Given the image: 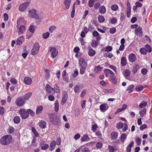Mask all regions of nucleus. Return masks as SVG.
Wrapping results in <instances>:
<instances>
[{"label": "nucleus", "mask_w": 152, "mask_h": 152, "mask_svg": "<svg viewBox=\"0 0 152 152\" xmlns=\"http://www.w3.org/2000/svg\"><path fill=\"white\" fill-rule=\"evenodd\" d=\"M145 48L146 52H151L152 51L151 48V46L148 45H145Z\"/></svg>", "instance_id": "obj_39"}, {"label": "nucleus", "mask_w": 152, "mask_h": 152, "mask_svg": "<svg viewBox=\"0 0 152 152\" xmlns=\"http://www.w3.org/2000/svg\"><path fill=\"white\" fill-rule=\"evenodd\" d=\"M135 141L137 145H139L141 142V139L139 137H137L135 139Z\"/></svg>", "instance_id": "obj_63"}, {"label": "nucleus", "mask_w": 152, "mask_h": 152, "mask_svg": "<svg viewBox=\"0 0 152 152\" xmlns=\"http://www.w3.org/2000/svg\"><path fill=\"white\" fill-rule=\"evenodd\" d=\"M19 113L20 114L21 117L23 119L27 118L29 116L27 110H26L24 109H21L19 110Z\"/></svg>", "instance_id": "obj_3"}, {"label": "nucleus", "mask_w": 152, "mask_h": 152, "mask_svg": "<svg viewBox=\"0 0 152 152\" xmlns=\"http://www.w3.org/2000/svg\"><path fill=\"white\" fill-rule=\"evenodd\" d=\"M134 145V142L133 141H132L130 144L128 145L126 148V150L127 152H130L131 151V147H132Z\"/></svg>", "instance_id": "obj_23"}, {"label": "nucleus", "mask_w": 152, "mask_h": 152, "mask_svg": "<svg viewBox=\"0 0 152 152\" xmlns=\"http://www.w3.org/2000/svg\"><path fill=\"white\" fill-rule=\"evenodd\" d=\"M112 49V48L111 46H108L105 47V51L107 52H110Z\"/></svg>", "instance_id": "obj_60"}, {"label": "nucleus", "mask_w": 152, "mask_h": 152, "mask_svg": "<svg viewBox=\"0 0 152 152\" xmlns=\"http://www.w3.org/2000/svg\"><path fill=\"white\" fill-rule=\"evenodd\" d=\"M25 103L24 99L21 98H19L17 99L15 102L16 104L19 107H21L23 106Z\"/></svg>", "instance_id": "obj_8"}, {"label": "nucleus", "mask_w": 152, "mask_h": 152, "mask_svg": "<svg viewBox=\"0 0 152 152\" xmlns=\"http://www.w3.org/2000/svg\"><path fill=\"white\" fill-rule=\"evenodd\" d=\"M86 67H80V73L81 74H83L84 73Z\"/></svg>", "instance_id": "obj_52"}, {"label": "nucleus", "mask_w": 152, "mask_h": 152, "mask_svg": "<svg viewBox=\"0 0 152 152\" xmlns=\"http://www.w3.org/2000/svg\"><path fill=\"white\" fill-rule=\"evenodd\" d=\"M71 0H65L64 4L66 9H68L70 7Z\"/></svg>", "instance_id": "obj_19"}, {"label": "nucleus", "mask_w": 152, "mask_h": 152, "mask_svg": "<svg viewBox=\"0 0 152 152\" xmlns=\"http://www.w3.org/2000/svg\"><path fill=\"white\" fill-rule=\"evenodd\" d=\"M54 91L56 93H59L60 91L59 87L56 85H55L54 86Z\"/></svg>", "instance_id": "obj_38"}, {"label": "nucleus", "mask_w": 152, "mask_h": 152, "mask_svg": "<svg viewBox=\"0 0 152 152\" xmlns=\"http://www.w3.org/2000/svg\"><path fill=\"white\" fill-rule=\"evenodd\" d=\"M126 137V135L125 133L122 134L121 136L120 140L121 142H123L124 141Z\"/></svg>", "instance_id": "obj_37"}, {"label": "nucleus", "mask_w": 152, "mask_h": 152, "mask_svg": "<svg viewBox=\"0 0 152 152\" xmlns=\"http://www.w3.org/2000/svg\"><path fill=\"white\" fill-rule=\"evenodd\" d=\"M106 9L104 6H101L99 8V12L101 14H104L105 12Z\"/></svg>", "instance_id": "obj_28"}, {"label": "nucleus", "mask_w": 152, "mask_h": 152, "mask_svg": "<svg viewBox=\"0 0 152 152\" xmlns=\"http://www.w3.org/2000/svg\"><path fill=\"white\" fill-rule=\"evenodd\" d=\"M45 71L46 72V74L45 75V78L47 79H48L50 77V71L48 69H45Z\"/></svg>", "instance_id": "obj_36"}, {"label": "nucleus", "mask_w": 152, "mask_h": 152, "mask_svg": "<svg viewBox=\"0 0 152 152\" xmlns=\"http://www.w3.org/2000/svg\"><path fill=\"white\" fill-rule=\"evenodd\" d=\"M32 95V93H28L25 94L23 96V98L26 99L28 100Z\"/></svg>", "instance_id": "obj_35"}, {"label": "nucleus", "mask_w": 152, "mask_h": 152, "mask_svg": "<svg viewBox=\"0 0 152 152\" xmlns=\"http://www.w3.org/2000/svg\"><path fill=\"white\" fill-rule=\"evenodd\" d=\"M24 40L23 36H20L17 39L16 41L17 45H20L22 44L23 42L24 41Z\"/></svg>", "instance_id": "obj_18"}, {"label": "nucleus", "mask_w": 152, "mask_h": 152, "mask_svg": "<svg viewBox=\"0 0 152 152\" xmlns=\"http://www.w3.org/2000/svg\"><path fill=\"white\" fill-rule=\"evenodd\" d=\"M118 5L116 4H114L111 6V9L114 11H116L118 9Z\"/></svg>", "instance_id": "obj_51"}, {"label": "nucleus", "mask_w": 152, "mask_h": 152, "mask_svg": "<svg viewBox=\"0 0 152 152\" xmlns=\"http://www.w3.org/2000/svg\"><path fill=\"white\" fill-rule=\"evenodd\" d=\"M39 125L41 128L45 129L46 126V121H41L39 122Z\"/></svg>", "instance_id": "obj_17"}, {"label": "nucleus", "mask_w": 152, "mask_h": 152, "mask_svg": "<svg viewBox=\"0 0 152 152\" xmlns=\"http://www.w3.org/2000/svg\"><path fill=\"white\" fill-rule=\"evenodd\" d=\"M147 105V102L146 101L142 102L139 105V108L141 109L145 107Z\"/></svg>", "instance_id": "obj_31"}, {"label": "nucleus", "mask_w": 152, "mask_h": 152, "mask_svg": "<svg viewBox=\"0 0 152 152\" xmlns=\"http://www.w3.org/2000/svg\"><path fill=\"white\" fill-rule=\"evenodd\" d=\"M109 108V106L106 103L101 104L99 106V109L101 112H104Z\"/></svg>", "instance_id": "obj_9"}, {"label": "nucleus", "mask_w": 152, "mask_h": 152, "mask_svg": "<svg viewBox=\"0 0 152 152\" xmlns=\"http://www.w3.org/2000/svg\"><path fill=\"white\" fill-rule=\"evenodd\" d=\"M26 27L23 26H21L19 28V32L21 33H23L25 32L26 30Z\"/></svg>", "instance_id": "obj_43"}, {"label": "nucleus", "mask_w": 152, "mask_h": 152, "mask_svg": "<svg viewBox=\"0 0 152 152\" xmlns=\"http://www.w3.org/2000/svg\"><path fill=\"white\" fill-rule=\"evenodd\" d=\"M28 16L30 18H34L36 19H42L44 17L43 14H39V17L37 13L36 10L34 9L30 10L28 11Z\"/></svg>", "instance_id": "obj_1"}, {"label": "nucleus", "mask_w": 152, "mask_h": 152, "mask_svg": "<svg viewBox=\"0 0 152 152\" xmlns=\"http://www.w3.org/2000/svg\"><path fill=\"white\" fill-rule=\"evenodd\" d=\"M104 72L106 74V76H107V75L109 74H111V75H114V73L112 71L108 69H105L104 70Z\"/></svg>", "instance_id": "obj_33"}, {"label": "nucleus", "mask_w": 152, "mask_h": 152, "mask_svg": "<svg viewBox=\"0 0 152 152\" xmlns=\"http://www.w3.org/2000/svg\"><path fill=\"white\" fill-rule=\"evenodd\" d=\"M102 69V67L99 66H96L94 69V70L96 73H98L101 71Z\"/></svg>", "instance_id": "obj_22"}, {"label": "nucleus", "mask_w": 152, "mask_h": 152, "mask_svg": "<svg viewBox=\"0 0 152 152\" xmlns=\"http://www.w3.org/2000/svg\"><path fill=\"white\" fill-rule=\"evenodd\" d=\"M89 49L88 54V55L91 56H94L96 53L95 51L91 47H90L88 48Z\"/></svg>", "instance_id": "obj_16"}, {"label": "nucleus", "mask_w": 152, "mask_h": 152, "mask_svg": "<svg viewBox=\"0 0 152 152\" xmlns=\"http://www.w3.org/2000/svg\"><path fill=\"white\" fill-rule=\"evenodd\" d=\"M98 128V126L97 124H95L92 126L91 130L94 132H96V129Z\"/></svg>", "instance_id": "obj_54"}, {"label": "nucleus", "mask_w": 152, "mask_h": 152, "mask_svg": "<svg viewBox=\"0 0 152 152\" xmlns=\"http://www.w3.org/2000/svg\"><path fill=\"white\" fill-rule=\"evenodd\" d=\"M110 78L113 83L114 84H116L117 82L115 77L114 76V75H111L110 76Z\"/></svg>", "instance_id": "obj_55"}, {"label": "nucleus", "mask_w": 152, "mask_h": 152, "mask_svg": "<svg viewBox=\"0 0 152 152\" xmlns=\"http://www.w3.org/2000/svg\"><path fill=\"white\" fill-rule=\"evenodd\" d=\"M110 22L111 23L114 24L117 21V19L115 18H110Z\"/></svg>", "instance_id": "obj_61"}, {"label": "nucleus", "mask_w": 152, "mask_h": 152, "mask_svg": "<svg viewBox=\"0 0 152 152\" xmlns=\"http://www.w3.org/2000/svg\"><path fill=\"white\" fill-rule=\"evenodd\" d=\"M50 35V33L48 32L44 33L42 34L43 38L44 39H47L49 37Z\"/></svg>", "instance_id": "obj_47"}, {"label": "nucleus", "mask_w": 152, "mask_h": 152, "mask_svg": "<svg viewBox=\"0 0 152 152\" xmlns=\"http://www.w3.org/2000/svg\"><path fill=\"white\" fill-rule=\"evenodd\" d=\"M98 43L97 41L96 40H93L92 41L91 44V46L93 47H96L98 45Z\"/></svg>", "instance_id": "obj_57"}, {"label": "nucleus", "mask_w": 152, "mask_h": 152, "mask_svg": "<svg viewBox=\"0 0 152 152\" xmlns=\"http://www.w3.org/2000/svg\"><path fill=\"white\" fill-rule=\"evenodd\" d=\"M104 56L105 57H107L109 58H111L113 57V55L111 53L107 52L105 53L104 54Z\"/></svg>", "instance_id": "obj_40"}, {"label": "nucleus", "mask_w": 152, "mask_h": 152, "mask_svg": "<svg viewBox=\"0 0 152 152\" xmlns=\"http://www.w3.org/2000/svg\"><path fill=\"white\" fill-rule=\"evenodd\" d=\"M118 133L116 132H113L111 133V137L112 139H115L117 138Z\"/></svg>", "instance_id": "obj_24"}, {"label": "nucleus", "mask_w": 152, "mask_h": 152, "mask_svg": "<svg viewBox=\"0 0 152 152\" xmlns=\"http://www.w3.org/2000/svg\"><path fill=\"white\" fill-rule=\"evenodd\" d=\"M43 109L42 106L40 105L38 106L36 108V113L37 115H38L42 113Z\"/></svg>", "instance_id": "obj_14"}, {"label": "nucleus", "mask_w": 152, "mask_h": 152, "mask_svg": "<svg viewBox=\"0 0 152 152\" xmlns=\"http://www.w3.org/2000/svg\"><path fill=\"white\" fill-rule=\"evenodd\" d=\"M56 29V27L54 26H50L49 29V31L50 33L53 32Z\"/></svg>", "instance_id": "obj_48"}, {"label": "nucleus", "mask_w": 152, "mask_h": 152, "mask_svg": "<svg viewBox=\"0 0 152 152\" xmlns=\"http://www.w3.org/2000/svg\"><path fill=\"white\" fill-rule=\"evenodd\" d=\"M146 110L144 109L143 110H141L140 112V114L141 117H143L146 114Z\"/></svg>", "instance_id": "obj_44"}, {"label": "nucleus", "mask_w": 152, "mask_h": 152, "mask_svg": "<svg viewBox=\"0 0 152 152\" xmlns=\"http://www.w3.org/2000/svg\"><path fill=\"white\" fill-rule=\"evenodd\" d=\"M136 59L135 55L133 53L130 54L128 56V59L131 62H134Z\"/></svg>", "instance_id": "obj_13"}, {"label": "nucleus", "mask_w": 152, "mask_h": 152, "mask_svg": "<svg viewBox=\"0 0 152 152\" xmlns=\"http://www.w3.org/2000/svg\"><path fill=\"white\" fill-rule=\"evenodd\" d=\"M54 104L55 111L56 112H57L59 110V103L58 100L55 101Z\"/></svg>", "instance_id": "obj_32"}, {"label": "nucleus", "mask_w": 152, "mask_h": 152, "mask_svg": "<svg viewBox=\"0 0 152 152\" xmlns=\"http://www.w3.org/2000/svg\"><path fill=\"white\" fill-rule=\"evenodd\" d=\"M94 0H89L88 1V6L90 7H92L93 6L94 3Z\"/></svg>", "instance_id": "obj_49"}, {"label": "nucleus", "mask_w": 152, "mask_h": 152, "mask_svg": "<svg viewBox=\"0 0 152 152\" xmlns=\"http://www.w3.org/2000/svg\"><path fill=\"white\" fill-rule=\"evenodd\" d=\"M123 73L124 76L128 77L130 75V72L129 70L126 69L124 71Z\"/></svg>", "instance_id": "obj_30"}, {"label": "nucleus", "mask_w": 152, "mask_h": 152, "mask_svg": "<svg viewBox=\"0 0 152 152\" xmlns=\"http://www.w3.org/2000/svg\"><path fill=\"white\" fill-rule=\"evenodd\" d=\"M13 120L15 123L18 124L20 122V119L19 116H16L14 117Z\"/></svg>", "instance_id": "obj_29"}, {"label": "nucleus", "mask_w": 152, "mask_h": 152, "mask_svg": "<svg viewBox=\"0 0 152 152\" xmlns=\"http://www.w3.org/2000/svg\"><path fill=\"white\" fill-rule=\"evenodd\" d=\"M79 64L80 67H86L87 66V64L84 59L83 58L79 59Z\"/></svg>", "instance_id": "obj_11"}, {"label": "nucleus", "mask_w": 152, "mask_h": 152, "mask_svg": "<svg viewBox=\"0 0 152 152\" xmlns=\"http://www.w3.org/2000/svg\"><path fill=\"white\" fill-rule=\"evenodd\" d=\"M143 89V86L142 85H138L135 87V89L137 91H140L142 90Z\"/></svg>", "instance_id": "obj_41"}, {"label": "nucleus", "mask_w": 152, "mask_h": 152, "mask_svg": "<svg viewBox=\"0 0 152 152\" xmlns=\"http://www.w3.org/2000/svg\"><path fill=\"white\" fill-rule=\"evenodd\" d=\"M50 122L54 124H57V121L56 117H51L50 119Z\"/></svg>", "instance_id": "obj_34"}, {"label": "nucleus", "mask_w": 152, "mask_h": 152, "mask_svg": "<svg viewBox=\"0 0 152 152\" xmlns=\"http://www.w3.org/2000/svg\"><path fill=\"white\" fill-rule=\"evenodd\" d=\"M12 136L10 135L4 136L0 140L1 144L3 145H7L10 143L12 140Z\"/></svg>", "instance_id": "obj_2"}, {"label": "nucleus", "mask_w": 152, "mask_h": 152, "mask_svg": "<svg viewBox=\"0 0 152 152\" xmlns=\"http://www.w3.org/2000/svg\"><path fill=\"white\" fill-rule=\"evenodd\" d=\"M45 90L49 94H51L54 92V89L50 85L47 84L45 87Z\"/></svg>", "instance_id": "obj_10"}, {"label": "nucleus", "mask_w": 152, "mask_h": 152, "mask_svg": "<svg viewBox=\"0 0 152 152\" xmlns=\"http://www.w3.org/2000/svg\"><path fill=\"white\" fill-rule=\"evenodd\" d=\"M25 84L27 85H31L32 82L31 78L28 77H25L23 80Z\"/></svg>", "instance_id": "obj_12"}, {"label": "nucleus", "mask_w": 152, "mask_h": 152, "mask_svg": "<svg viewBox=\"0 0 152 152\" xmlns=\"http://www.w3.org/2000/svg\"><path fill=\"white\" fill-rule=\"evenodd\" d=\"M81 140L83 142H88L90 140V139L87 135L85 134L81 137Z\"/></svg>", "instance_id": "obj_21"}, {"label": "nucleus", "mask_w": 152, "mask_h": 152, "mask_svg": "<svg viewBox=\"0 0 152 152\" xmlns=\"http://www.w3.org/2000/svg\"><path fill=\"white\" fill-rule=\"evenodd\" d=\"M127 64L126 60L125 57H123L122 58L121 60V64L123 66H124Z\"/></svg>", "instance_id": "obj_27"}, {"label": "nucleus", "mask_w": 152, "mask_h": 152, "mask_svg": "<svg viewBox=\"0 0 152 152\" xmlns=\"http://www.w3.org/2000/svg\"><path fill=\"white\" fill-rule=\"evenodd\" d=\"M108 149H109V152H114L115 149L114 148L111 146V145H109L108 146Z\"/></svg>", "instance_id": "obj_64"}, {"label": "nucleus", "mask_w": 152, "mask_h": 152, "mask_svg": "<svg viewBox=\"0 0 152 152\" xmlns=\"http://www.w3.org/2000/svg\"><path fill=\"white\" fill-rule=\"evenodd\" d=\"M123 124H124L121 122H120L117 123L116 125V128L118 129L122 128L123 126Z\"/></svg>", "instance_id": "obj_50"}, {"label": "nucleus", "mask_w": 152, "mask_h": 152, "mask_svg": "<svg viewBox=\"0 0 152 152\" xmlns=\"http://www.w3.org/2000/svg\"><path fill=\"white\" fill-rule=\"evenodd\" d=\"M98 20L100 23L103 22L105 20L104 17L102 15H99L98 18Z\"/></svg>", "instance_id": "obj_42"}, {"label": "nucleus", "mask_w": 152, "mask_h": 152, "mask_svg": "<svg viewBox=\"0 0 152 152\" xmlns=\"http://www.w3.org/2000/svg\"><path fill=\"white\" fill-rule=\"evenodd\" d=\"M75 3H74L72 5V9L71 12V16L72 18H73L74 17L75 12Z\"/></svg>", "instance_id": "obj_25"}, {"label": "nucleus", "mask_w": 152, "mask_h": 152, "mask_svg": "<svg viewBox=\"0 0 152 152\" xmlns=\"http://www.w3.org/2000/svg\"><path fill=\"white\" fill-rule=\"evenodd\" d=\"M68 98L67 92L66 91H64L63 92V96L61 104L63 105L66 102Z\"/></svg>", "instance_id": "obj_7"}, {"label": "nucleus", "mask_w": 152, "mask_h": 152, "mask_svg": "<svg viewBox=\"0 0 152 152\" xmlns=\"http://www.w3.org/2000/svg\"><path fill=\"white\" fill-rule=\"evenodd\" d=\"M32 131L34 135L36 137H39V134L36 131L34 127H32L31 128Z\"/></svg>", "instance_id": "obj_45"}, {"label": "nucleus", "mask_w": 152, "mask_h": 152, "mask_svg": "<svg viewBox=\"0 0 152 152\" xmlns=\"http://www.w3.org/2000/svg\"><path fill=\"white\" fill-rule=\"evenodd\" d=\"M29 5L28 2H25L21 4L19 6L18 10L20 12H23L26 10Z\"/></svg>", "instance_id": "obj_6"}, {"label": "nucleus", "mask_w": 152, "mask_h": 152, "mask_svg": "<svg viewBox=\"0 0 152 152\" xmlns=\"http://www.w3.org/2000/svg\"><path fill=\"white\" fill-rule=\"evenodd\" d=\"M80 87L79 85H76L75 87L74 90L75 93H79L80 91Z\"/></svg>", "instance_id": "obj_46"}, {"label": "nucleus", "mask_w": 152, "mask_h": 152, "mask_svg": "<svg viewBox=\"0 0 152 152\" xmlns=\"http://www.w3.org/2000/svg\"><path fill=\"white\" fill-rule=\"evenodd\" d=\"M10 82L13 84H16L17 83V80L14 78H12L10 80Z\"/></svg>", "instance_id": "obj_59"}, {"label": "nucleus", "mask_w": 152, "mask_h": 152, "mask_svg": "<svg viewBox=\"0 0 152 152\" xmlns=\"http://www.w3.org/2000/svg\"><path fill=\"white\" fill-rule=\"evenodd\" d=\"M33 33H31V32H27L26 34L27 39H29L33 35Z\"/></svg>", "instance_id": "obj_62"}, {"label": "nucleus", "mask_w": 152, "mask_h": 152, "mask_svg": "<svg viewBox=\"0 0 152 152\" xmlns=\"http://www.w3.org/2000/svg\"><path fill=\"white\" fill-rule=\"evenodd\" d=\"M56 145V142L55 141H53L50 146L49 150L50 151L53 150L55 148Z\"/></svg>", "instance_id": "obj_20"}, {"label": "nucleus", "mask_w": 152, "mask_h": 152, "mask_svg": "<svg viewBox=\"0 0 152 152\" xmlns=\"http://www.w3.org/2000/svg\"><path fill=\"white\" fill-rule=\"evenodd\" d=\"M140 52L141 54L143 55H145L146 53V51L145 48H141L140 49Z\"/></svg>", "instance_id": "obj_58"}, {"label": "nucleus", "mask_w": 152, "mask_h": 152, "mask_svg": "<svg viewBox=\"0 0 152 152\" xmlns=\"http://www.w3.org/2000/svg\"><path fill=\"white\" fill-rule=\"evenodd\" d=\"M14 131V128L12 127H10L8 129L7 132L10 134L13 133Z\"/></svg>", "instance_id": "obj_56"}, {"label": "nucleus", "mask_w": 152, "mask_h": 152, "mask_svg": "<svg viewBox=\"0 0 152 152\" xmlns=\"http://www.w3.org/2000/svg\"><path fill=\"white\" fill-rule=\"evenodd\" d=\"M29 30L30 32L34 33L35 31L34 26L31 25L29 28Z\"/></svg>", "instance_id": "obj_53"}, {"label": "nucleus", "mask_w": 152, "mask_h": 152, "mask_svg": "<svg viewBox=\"0 0 152 152\" xmlns=\"http://www.w3.org/2000/svg\"><path fill=\"white\" fill-rule=\"evenodd\" d=\"M135 32L137 36H142V28L140 27H139L136 28Z\"/></svg>", "instance_id": "obj_15"}, {"label": "nucleus", "mask_w": 152, "mask_h": 152, "mask_svg": "<svg viewBox=\"0 0 152 152\" xmlns=\"http://www.w3.org/2000/svg\"><path fill=\"white\" fill-rule=\"evenodd\" d=\"M134 87V86L133 85H131L128 86L126 91H128L129 93H130L133 91Z\"/></svg>", "instance_id": "obj_26"}, {"label": "nucleus", "mask_w": 152, "mask_h": 152, "mask_svg": "<svg viewBox=\"0 0 152 152\" xmlns=\"http://www.w3.org/2000/svg\"><path fill=\"white\" fill-rule=\"evenodd\" d=\"M49 50L51 54V57L53 58H54L57 56L58 54V51L56 48L49 47Z\"/></svg>", "instance_id": "obj_4"}, {"label": "nucleus", "mask_w": 152, "mask_h": 152, "mask_svg": "<svg viewBox=\"0 0 152 152\" xmlns=\"http://www.w3.org/2000/svg\"><path fill=\"white\" fill-rule=\"evenodd\" d=\"M40 46L38 43H36L34 44L33 48L31 51V53L33 55H35L37 54L39 52Z\"/></svg>", "instance_id": "obj_5"}]
</instances>
